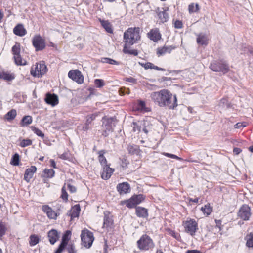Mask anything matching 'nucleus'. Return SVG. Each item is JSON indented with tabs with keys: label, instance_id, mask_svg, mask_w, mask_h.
Here are the masks:
<instances>
[{
	"label": "nucleus",
	"instance_id": "obj_1",
	"mask_svg": "<svg viewBox=\"0 0 253 253\" xmlns=\"http://www.w3.org/2000/svg\"><path fill=\"white\" fill-rule=\"evenodd\" d=\"M150 97L160 107H167L169 109H174L178 105L176 95H173L167 89L153 92Z\"/></svg>",
	"mask_w": 253,
	"mask_h": 253
},
{
	"label": "nucleus",
	"instance_id": "obj_2",
	"mask_svg": "<svg viewBox=\"0 0 253 253\" xmlns=\"http://www.w3.org/2000/svg\"><path fill=\"white\" fill-rule=\"evenodd\" d=\"M140 28H129L124 33V42L126 46H131L140 40Z\"/></svg>",
	"mask_w": 253,
	"mask_h": 253
},
{
	"label": "nucleus",
	"instance_id": "obj_3",
	"mask_svg": "<svg viewBox=\"0 0 253 253\" xmlns=\"http://www.w3.org/2000/svg\"><path fill=\"white\" fill-rule=\"evenodd\" d=\"M138 248L140 250L147 251L154 247L152 239L147 235H143L137 242Z\"/></svg>",
	"mask_w": 253,
	"mask_h": 253
},
{
	"label": "nucleus",
	"instance_id": "obj_4",
	"mask_svg": "<svg viewBox=\"0 0 253 253\" xmlns=\"http://www.w3.org/2000/svg\"><path fill=\"white\" fill-rule=\"evenodd\" d=\"M210 68L214 72H221L223 74L229 70V65L223 61H214L211 63Z\"/></svg>",
	"mask_w": 253,
	"mask_h": 253
},
{
	"label": "nucleus",
	"instance_id": "obj_5",
	"mask_svg": "<svg viewBox=\"0 0 253 253\" xmlns=\"http://www.w3.org/2000/svg\"><path fill=\"white\" fill-rule=\"evenodd\" d=\"M183 226L186 233L191 236H194L196 231L198 229V224L193 219L188 218L183 221Z\"/></svg>",
	"mask_w": 253,
	"mask_h": 253
},
{
	"label": "nucleus",
	"instance_id": "obj_6",
	"mask_svg": "<svg viewBox=\"0 0 253 253\" xmlns=\"http://www.w3.org/2000/svg\"><path fill=\"white\" fill-rule=\"evenodd\" d=\"M81 237L82 244L84 247L90 248L94 241L93 233L87 229H84L82 231Z\"/></svg>",
	"mask_w": 253,
	"mask_h": 253
},
{
	"label": "nucleus",
	"instance_id": "obj_7",
	"mask_svg": "<svg viewBox=\"0 0 253 253\" xmlns=\"http://www.w3.org/2000/svg\"><path fill=\"white\" fill-rule=\"evenodd\" d=\"M102 129L103 133L102 135L105 137L108 136L109 132H112L114 121L113 118H107L104 117L102 118Z\"/></svg>",
	"mask_w": 253,
	"mask_h": 253
},
{
	"label": "nucleus",
	"instance_id": "obj_8",
	"mask_svg": "<svg viewBox=\"0 0 253 253\" xmlns=\"http://www.w3.org/2000/svg\"><path fill=\"white\" fill-rule=\"evenodd\" d=\"M12 54L14 55V59L16 64L17 65H26L25 60H22L20 55V45L19 43H16L12 48Z\"/></svg>",
	"mask_w": 253,
	"mask_h": 253
},
{
	"label": "nucleus",
	"instance_id": "obj_9",
	"mask_svg": "<svg viewBox=\"0 0 253 253\" xmlns=\"http://www.w3.org/2000/svg\"><path fill=\"white\" fill-rule=\"evenodd\" d=\"M237 216L243 220H249L251 216L250 207L246 204L242 205L239 210Z\"/></svg>",
	"mask_w": 253,
	"mask_h": 253
},
{
	"label": "nucleus",
	"instance_id": "obj_10",
	"mask_svg": "<svg viewBox=\"0 0 253 253\" xmlns=\"http://www.w3.org/2000/svg\"><path fill=\"white\" fill-rule=\"evenodd\" d=\"M32 44L36 51L42 50L46 46L45 40L39 35H35L33 37Z\"/></svg>",
	"mask_w": 253,
	"mask_h": 253
},
{
	"label": "nucleus",
	"instance_id": "obj_11",
	"mask_svg": "<svg viewBox=\"0 0 253 253\" xmlns=\"http://www.w3.org/2000/svg\"><path fill=\"white\" fill-rule=\"evenodd\" d=\"M46 66L43 63H40L36 65L35 70L32 68L31 73L33 76L39 77L46 73Z\"/></svg>",
	"mask_w": 253,
	"mask_h": 253
},
{
	"label": "nucleus",
	"instance_id": "obj_12",
	"mask_svg": "<svg viewBox=\"0 0 253 253\" xmlns=\"http://www.w3.org/2000/svg\"><path fill=\"white\" fill-rule=\"evenodd\" d=\"M68 77L79 84H82L84 82V76L78 70H70L68 72Z\"/></svg>",
	"mask_w": 253,
	"mask_h": 253
},
{
	"label": "nucleus",
	"instance_id": "obj_13",
	"mask_svg": "<svg viewBox=\"0 0 253 253\" xmlns=\"http://www.w3.org/2000/svg\"><path fill=\"white\" fill-rule=\"evenodd\" d=\"M42 210L45 212L48 217L51 219H56L58 216L57 213L54 211L49 206L45 205L42 207Z\"/></svg>",
	"mask_w": 253,
	"mask_h": 253
},
{
	"label": "nucleus",
	"instance_id": "obj_14",
	"mask_svg": "<svg viewBox=\"0 0 253 253\" xmlns=\"http://www.w3.org/2000/svg\"><path fill=\"white\" fill-rule=\"evenodd\" d=\"M103 167V171L101 173V177L104 180L108 179L114 171V169L111 168L109 165H106Z\"/></svg>",
	"mask_w": 253,
	"mask_h": 253
},
{
	"label": "nucleus",
	"instance_id": "obj_15",
	"mask_svg": "<svg viewBox=\"0 0 253 253\" xmlns=\"http://www.w3.org/2000/svg\"><path fill=\"white\" fill-rule=\"evenodd\" d=\"M44 100L46 103L53 106L57 105L58 103V96L55 94H51L50 93H47Z\"/></svg>",
	"mask_w": 253,
	"mask_h": 253
},
{
	"label": "nucleus",
	"instance_id": "obj_16",
	"mask_svg": "<svg viewBox=\"0 0 253 253\" xmlns=\"http://www.w3.org/2000/svg\"><path fill=\"white\" fill-rule=\"evenodd\" d=\"M60 235L55 229H52L48 232V238L51 245L54 244L59 239Z\"/></svg>",
	"mask_w": 253,
	"mask_h": 253
},
{
	"label": "nucleus",
	"instance_id": "obj_17",
	"mask_svg": "<svg viewBox=\"0 0 253 253\" xmlns=\"http://www.w3.org/2000/svg\"><path fill=\"white\" fill-rule=\"evenodd\" d=\"M148 37L155 42L161 38V35L158 29H152L148 34Z\"/></svg>",
	"mask_w": 253,
	"mask_h": 253
},
{
	"label": "nucleus",
	"instance_id": "obj_18",
	"mask_svg": "<svg viewBox=\"0 0 253 253\" xmlns=\"http://www.w3.org/2000/svg\"><path fill=\"white\" fill-rule=\"evenodd\" d=\"M117 189L120 194H124L130 191V185L127 182H123L118 184Z\"/></svg>",
	"mask_w": 253,
	"mask_h": 253
},
{
	"label": "nucleus",
	"instance_id": "obj_19",
	"mask_svg": "<svg viewBox=\"0 0 253 253\" xmlns=\"http://www.w3.org/2000/svg\"><path fill=\"white\" fill-rule=\"evenodd\" d=\"M37 168L32 166L30 168L27 169L25 172L24 179L27 182H29L30 179L33 177L34 173L36 171Z\"/></svg>",
	"mask_w": 253,
	"mask_h": 253
},
{
	"label": "nucleus",
	"instance_id": "obj_20",
	"mask_svg": "<svg viewBox=\"0 0 253 253\" xmlns=\"http://www.w3.org/2000/svg\"><path fill=\"white\" fill-rule=\"evenodd\" d=\"M197 42L198 44L202 46H207L208 43V39L207 36L203 34H200L197 38Z\"/></svg>",
	"mask_w": 253,
	"mask_h": 253
},
{
	"label": "nucleus",
	"instance_id": "obj_21",
	"mask_svg": "<svg viewBox=\"0 0 253 253\" xmlns=\"http://www.w3.org/2000/svg\"><path fill=\"white\" fill-rule=\"evenodd\" d=\"M173 49H174V47H172V46H164L162 48H158L157 49V54L158 56H160L163 55L167 53H170Z\"/></svg>",
	"mask_w": 253,
	"mask_h": 253
},
{
	"label": "nucleus",
	"instance_id": "obj_22",
	"mask_svg": "<svg viewBox=\"0 0 253 253\" xmlns=\"http://www.w3.org/2000/svg\"><path fill=\"white\" fill-rule=\"evenodd\" d=\"M97 116V114H93L87 116L86 123L83 127L84 130H87L90 128V125L91 124V122L95 119Z\"/></svg>",
	"mask_w": 253,
	"mask_h": 253
},
{
	"label": "nucleus",
	"instance_id": "obj_23",
	"mask_svg": "<svg viewBox=\"0 0 253 253\" xmlns=\"http://www.w3.org/2000/svg\"><path fill=\"white\" fill-rule=\"evenodd\" d=\"M14 33L19 36H24L26 34V30L22 24H18L13 29Z\"/></svg>",
	"mask_w": 253,
	"mask_h": 253
},
{
	"label": "nucleus",
	"instance_id": "obj_24",
	"mask_svg": "<svg viewBox=\"0 0 253 253\" xmlns=\"http://www.w3.org/2000/svg\"><path fill=\"white\" fill-rule=\"evenodd\" d=\"M157 13L161 22H165L169 19V17L168 13H166V9L163 8L162 11H159V8H158Z\"/></svg>",
	"mask_w": 253,
	"mask_h": 253
},
{
	"label": "nucleus",
	"instance_id": "obj_25",
	"mask_svg": "<svg viewBox=\"0 0 253 253\" xmlns=\"http://www.w3.org/2000/svg\"><path fill=\"white\" fill-rule=\"evenodd\" d=\"M136 214L139 217H147L148 216L147 210L143 207H138L136 208Z\"/></svg>",
	"mask_w": 253,
	"mask_h": 253
},
{
	"label": "nucleus",
	"instance_id": "obj_26",
	"mask_svg": "<svg viewBox=\"0 0 253 253\" xmlns=\"http://www.w3.org/2000/svg\"><path fill=\"white\" fill-rule=\"evenodd\" d=\"M80 210L81 209L79 205H76L73 207L71 210L70 213L71 218L72 219L78 217Z\"/></svg>",
	"mask_w": 253,
	"mask_h": 253
},
{
	"label": "nucleus",
	"instance_id": "obj_27",
	"mask_svg": "<svg viewBox=\"0 0 253 253\" xmlns=\"http://www.w3.org/2000/svg\"><path fill=\"white\" fill-rule=\"evenodd\" d=\"M246 245L249 248H253V232L247 234L245 238Z\"/></svg>",
	"mask_w": 253,
	"mask_h": 253
},
{
	"label": "nucleus",
	"instance_id": "obj_28",
	"mask_svg": "<svg viewBox=\"0 0 253 253\" xmlns=\"http://www.w3.org/2000/svg\"><path fill=\"white\" fill-rule=\"evenodd\" d=\"M113 221L112 217L105 214L104 218L103 228H108L111 227L113 224Z\"/></svg>",
	"mask_w": 253,
	"mask_h": 253
},
{
	"label": "nucleus",
	"instance_id": "obj_29",
	"mask_svg": "<svg viewBox=\"0 0 253 253\" xmlns=\"http://www.w3.org/2000/svg\"><path fill=\"white\" fill-rule=\"evenodd\" d=\"M105 152L104 150L99 151L98 153V160L99 162L100 163L102 166H105L107 164V160L105 157L104 156V154Z\"/></svg>",
	"mask_w": 253,
	"mask_h": 253
},
{
	"label": "nucleus",
	"instance_id": "obj_30",
	"mask_svg": "<svg viewBox=\"0 0 253 253\" xmlns=\"http://www.w3.org/2000/svg\"><path fill=\"white\" fill-rule=\"evenodd\" d=\"M17 115V112L15 109H12L7 113L5 116V118L7 121L13 120Z\"/></svg>",
	"mask_w": 253,
	"mask_h": 253
},
{
	"label": "nucleus",
	"instance_id": "obj_31",
	"mask_svg": "<svg viewBox=\"0 0 253 253\" xmlns=\"http://www.w3.org/2000/svg\"><path fill=\"white\" fill-rule=\"evenodd\" d=\"M103 27L106 30V31L109 33H113V30L112 29L111 24L108 21L100 20Z\"/></svg>",
	"mask_w": 253,
	"mask_h": 253
},
{
	"label": "nucleus",
	"instance_id": "obj_32",
	"mask_svg": "<svg viewBox=\"0 0 253 253\" xmlns=\"http://www.w3.org/2000/svg\"><path fill=\"white\" fill-rule=\"evenodd\" d=\"M0 78L6 81H11L14 77L12 75L5 72H0Z\"/></svg>",
	"mask_w": 253,
	"mask_h": 253
},
{
	"label": "nucleus",
	"instance_id": "obj_33",
	"mask_svg": "<svg viewBox=\"0 0 253 253\" xmlns=\"http://www.w3.org/2000/svg\"><path fill=\"white\" fill-rule=\"evenodd\" d=\"M201 211L205 215H209L212 211V208L209 204H206L204 207L201 208Z\"/></svg>",
	"mask_w": 253,
	"mask_h": 253
},
{
	"label": "nucleus",
	"instance_id": "obj_34",
	"mask_svg": "<svg viewBox=\"0 0 253 253\" xmlns=\"http://www.w3.org/2000/svg\"><path fill=\"white\" fill-rule=\"evenodd\" d=\"M39 241L40 239L37 235H31L30 237L29 244L31 246H35L39 242Z\"/></svg>",
	"mask_w": 253,
	"mask_h": 253
},
{
	"label": "nucleus",
	"instance_id": "obj_35",
	"mask_svg": "<svg viewBox=\"0 0 253 253\" xmlns=\"http://www.w3.org/2000/svg\"><path fill=\"white\" fill-rule=\"evenodd\" d=\"M130 46H126V45H124L123 48V52L125 53H128L131 55H134L136 56L138 55V52L136 50H129L128 47Z\"/></svg>",
	"mask_w": 253,
	"mask_h": 253
},
{
	"label": "nucleus",
	"instance_id": "obj_36",
	"mask_svg": "<svg viewBox=\"0 0 253 253\" xmlns=\"http://www.w3.org/2000/svg\"><path fill=\"white\" fill-rule=\"evenodd\" d=\"M32 122V118L30 116H25L22 119V126L28 125Z\"/></svg>",
	"mask_w": 253,
	"mask_h": 253
},
{
	"label": "nucleus",
	"instance_id": "obj_37",
	"mask_svg": "<svg viewBox=\"0 0 253 253\" xmlns=\"http://www.w3.org/2000/svg\"><path fill=\"white\" fill-rule=\"evenodd\" d=\"M127 151L130 154H135L138 150V146L134 145H129L127 148Z\"/></svg>",
	"mask_w": 253,
	"mask_h": 253
},
{
	"label": "nucleus",
	"instance_id": "obj_38",
	"mask_svg": "<svg viewBox=\"0 0 253 253\" xmlns=\"http://www.w3.org/2000/svg\"><path fill=\"white\" fill-rule=\"evenodd\" d=\"M6 229L5 224L2 221H0V239L5 234Z\"/></svg>",
	"mask_w": 253,
	"mask_h": 253
},
{
	"label": "nucleus",
	"instance_id": "obj_39",
	"mask_svg": "<svg viewBox=\"0 0 253 253\" xmlns=\"http://www.w3.org/2000/svg\"><path fill=\"white\" fill-rule=\"evenodd\" d=\"M71 234V232L69 230H67L66 231L65 233L64 234V235L62 237L61 243H63L64 244L67 245L68 242L69 240V236H70Z\"/></svg>",
	"mask_w": 253,
	"mask_h": 253
},
{
	"label": "nucleus",
	"instance_id": "obj_40",
	"mask_svg": "<svg viewBox=\"0 0 253 253\" xmlns=\"http://www.w3.org/2000/svg\"><path fill=\"white\" fill-rule=\"evenodd\" d=\"M31 129L33 132H34L36 135H37L38 136L41 137L42 138H43L44 137V133L40 129H39L38 128H36V127L34 126H31Z\"/></svg>",
	"mask_w": 253,
	"mask_h": 253
},
{
	"label": "nucleus",
	"instance_id": "obj_41",
	"mask_svg": "<svg viewBox=\"0 0 253 253\" xmlns=\"http://www.w3.org/2000/svg\"><path fill=\"white\" fill-rule=\"evenodd\" d=\"M103 63H108L111 65H119V63L113 59L109 58H103L101 59Z\"/></svg>",
	"mask_w": 253,
	"mask_h": 253
},
{
	"label": "nucleus",
	"instance_id": "obj_42",
	"mask_svg": "<svg viewBox=\"0 0 253 253\" xmlns=\"http://www.w3.org/2000/svg\"><path fill=\"white\" fill-rule=\"evenodd\" d=\"M44 173L45 174V176L48 177V178H52L54 176L55 174L54 170L51 169H45L44 170Z\"/></svg>",
	"mask_w": 253,
	"mask_h": 253
},
{
	"label": "nucleus",
	"instance_id": "obj_43",
	"mask_svg": "<svg viewBox=\"0 0 253 253\" xmlns=\"http://www.w3.org/2000/svg\"><path fill=\"white\" fill-rule=\"evenodd\" d=\"M199 7L198 4H196L195 5L193 3L190 4L188 7V10L189 13H191L193 12H197L199 10Z\"/></svg>",
	"mask_w": 253,
	"mask_h": 253
},
{
	"label": "nucleus",
	"instance_id": "obj_44",
	"mask_svg": "<svg viewBox=\"0 0 253 253\" xmlns=\"http://www.w3.org/2000/svg\"><path fill=\"white\" fill-rule=\"evenodd\" d=\"M32 143V142L30 139H23L20 143V146L21 147H25L26 146L31 145Z\"/></svg>",
	"mask_w": 253,
	"mask_h": 253
},
{
	"label": "nucleus",
	"instance_id": "obj_45",
	"mask_svg": "<svg viewBox=\"0 0 253 253\" xmlns=\"http://www.w3.org/2000/svg\"><path fill=\"white\" fill-rule=\"evenodd\" d=\"M133 199V201L135 202V204L137 205L139 204L143 200L142 195H138L131 197Z\"/></svg>",
	"mask_w": 253,
	"mask_h": 253
},
{
	"label": "nucleus",
	"instance_id": "obj_46",
	"mask_svg": "<svg viewBox=\"0 0 253 253\" xmlns=\"http://www.w3.org/2000/svg\"><path fill=\"white\" fill-rule=\"evenodd\" d=\"M19 156L18 154H14L12 158L11 164L14 166H17L19 164Z\"/></svg>",
	"mask_w": 253,
	"mask_h": 253
},
{
	"label": "nucleus",
	"instance_id": "obj_47",
	"mask_svg": "<svg viewBox=\"0 0 253 253\" xmlns=\"http://www.w3.org/2000/svg\"><path fill=\"white\" fill-rule=\"evenodd\" d=\"M94 84L97 87L101 88L104 85L103 80L101 79H95Z\"/></svg>",
	"mask_w": 253,
	"mask_h": 253
},
{
	"label": "nucleus",
	"instance_id": "obj_48",
	"mask_svg": "<svg viewBox=\"0 0 253 253\" xmlns=\"http://www.w3.org/2000/svg\"><path fill=\"white\" fill-rule=\"evenodd\" d=\"M67 250L68 253H76L75 246L73 244L67 245Z\"/></svg>",
	"mask_w": 253,
	"mask_h": 253
},
{
	"label": "nucleus",
	"instance_id": "obj_49",
	"mask_svg": "<svg viewBox=\"0 0 253 253\" xmlns=\"http://www.w3.org/2000/svg\"><path fill=\"white\" fill-rule=\"evenodd\" d=\"M132 126L134 132H137L139 133L140 131L141 127L137 123L133 122Z\"/></svg>",
	"mask_w": 253,
	"mask_h": 253
},
{
	"label": "nucleus",
	"instance_id": "obj_50",
	"mask_svg": "<svg viewBox=\"0 0 253 253\" xmlns=\"http://www.w3.org/2000/svg\"><path fill=\"white\" fill-rule=\"evenodd\" d=\"M126 206L127 207L129 208H132L136 206L135 203V202L133 201V199L131 198L129 200L126 202Z\"/></svg>",
	"mask_w": 253,
	"mask_h": 253
},
{
	"label": "nucleus",
	"instance_id": "obj_51",
	"mask_svg": "<svg viewBox=\"0 0 253 253\" xmlns=\"http://www.w3.org/2000/svg\"><path fill=\"white\" fill-rule=\"evenodd\" d=\"M219 105L222 108L228 107L229 106L227 99L225 98H223L220 100Z\"/></svg>",
	"mask_w": 253,
	"mask_h": 253
},
{
	"label": "nucleus",
	"instance_id": "obj_52",
	"mask_svg": "<svg viewBox=\"0 0 253 253\" xmlns=\"http://www.w3.org/2000/svg\"><path fill=\"white\" fill-rule=\"evenodd\" d=\"M163 154L164 155H165V156H167L168 157H169V158H172V159H177V160H180L181 159L180 158L178 157L177 156H176L175 155H174V154H171L168 153H166V152L163 153Z\"/></svg>",
	"mask_w": 253,
	"mask_h": 253
},
{
	"label": "nucleus",
	"instance_id": "obj_53",
	"mask_svg": "<svg viewBox=\"0 0 253 253\" xmlns=\"http://www.w3.org/2000/svg\"><path fill=\"white\" fill-rule=\"evenodd\" d=\"M66 246L63 243H61L55 253H61Z\"/></svg>",
	"mask_w": 253,
	"mask_h": 253
},
{
	"label": "nucleus",
	"instance_id": "obj_54",
	"mask_svg": "<svg viewBox=\"0 0 253 253\" xmlns=\"http://www.w3.org/2000/svg\"><path fill=\"white\" fill-rule=\"evenodd\" d=\"M61 198L65 201H67L68 200V194L67 192L64 189V188L63 187L62 189V195H61Z\"/></svg>",
	"mask_w": 253,
	"mask_h": 253
},
{
	"label": "nucleus",
	"instance_id": "obj_55",
	"mask_svg": "<svg viewBox=\"0 0 253 253\" xmlns=\"http://www.w3.org/2000/svg\"><path fill=\"white\" fill-rule=\"evenodd\" d=\"M143 67L145 69H153L154 65L151 63L148 62L144 64Z\"/></svg>",
	"mask_w": 253,
	"mask_h": 253
},
{
	"label": "nucleus",
	"instance_id": "obj_56",
	"mask_svg": "<svg viewBox=\"0 0 253 253\" xmlns=\"http://www.w3.org/2000/svg\"><path fill=\"white\" fill-rule=\"evenodd\" d=\"M174 27L177 29L181 28L182 27V23L179 20H176L174 22Z\"/></svg>",
	"mask_w": 253,
	"mask_h": 253
},
{
	"label": "nucleus",
	"instance_id": "obj_57",
	"mask_svg": "<svg viewBox=\"0 0 253 253\" xmlns=\"http://www.w3.org/2000/svg\"><path fill=\"white\" fill-rule=\"evenodd\" d=\"M59 157L63 160H67L69 159V156L68 152H65L60 155Z\"/></svg>",
	"mask_w": 253,
	"mask_h": 253
},
{
	"label": "nucleus",
	"instance_id": "obj_58",
	"mask_svg": "<svg viewBox=\"0 0 253 253\" xmlns=\"http://www.w3.org/2000/svg\"><path fill=\"white\" fill-rule=\"evenodd\" d=\"M125 80L126 82L132 83L134 84L136 83V80L132 77L126 78Z\"/></svg>",
	"mask_w": 253,
	"mask_h": 253
},
{
	"label": "nucleus",
	"instance_id": "obj_59",
	"mask_svg": "<svg viewBox=\"0 0 253 253\" xmlns=\"http://www.w3.org/2000/svg\"><path fill=\"white\" fill-rule=\"evenodd\" d=\"M246 126V125L243 123H238L235 125L236 128H241L245 127Z\"/></svg>",
	"mask_w": 253,
	"mask_h": 253
},
{
	"label": "nucleus",
	"instance_id": "obj_60",
	"mask_svg": "<svg viewBox=\"0 0 253 253\" xmlns=\"http://www.w3.org/2000/svg\"><path fill=\"white\" fill-rule=\"evenodd\" d=\"M68 188L69 190L71 193L75 192L76 191V188L75 186L71 185V184H68Z\"/></svg>",
	"mask_w": 253,
	"mask_h": 253
},
{
	"label": "nucleus",
	"instance_id": "obj_61",
	"mask_svg": "<svg viewBox=\"0 0 253 253\" xmlns=\"http://www.w3.org/2000/svg\"><path fill=\"white\" fill-rule=\"evenodd\" d=\"M120 92L121 94H124L125 93L126 94H129V90L128 89H126V88H124V89H123V88H121L120 89Z\"/></svg>",
	"mask_w": 253,
	"mask_h": 253
},
{
	"label": "nucleus",
	"instance_id": "obj_62",
	"mask_svg": "<svg viewBox=\"0 0 253 253\" xmlns=\"http://www.w3.org/2000/svg\"><path fill=\"white\" fill-rule=\"evenodd\" d=\"M186 253H202L197 250H189L186 252Z\"/></svg>",
	"mask_w": 253,
	"mask_h": 253
},
{
	"label": "nucleus",
	"instance_id": "obj_63",
	"mask_svg": "<svg viewBox=\"0 0 253 253\" xmlns=\"http://www.w3.org/2000/svg\"><path fill=\"white\" fill-rule=\"evenodd\" d=\"M241 151V149L239 148H234L233 149V153L236 155H238Z\"/></svg>",
	"mask_w": 253,
	"mask_h": 253
},
{
	"label": "nucleus",
	"instance_id": "obj_64",
	"mask_svg": "<svg viewBox=\"0 0 253 253\" xmlns=\"http://www.w3.org/2000/svg\"><path fill=\"white\" fill-rule=\"evenodd\" d=\"M145 106V103L143 101H140V102L139 103V104H138V106H139V108L140 109H143L144 107Z\"/></svg>",
	"mask_w": 253,
	"mask_h": 253
}]
</instances>
